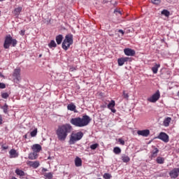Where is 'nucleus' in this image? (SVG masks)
Returning a JSON list of instances; mask_svg holds the SVG:
<instances>
[{
    "label": "nucleus",
    "mask_w": 179,
    "mask_h": 179,
    "mask_svg": "<svg viewBox=\"0 0 179 179\" xmlns=\"http://www.w3.org/2000/svg\"><path fill=\"white\" fill-rule=\"evenodd\" d=\"M102 108H106V107H107V106L106 105H101V106Z\"/></svg>",
    "instance_id": "obj_48"
},
{
    "label": "nucleus",
    "mask_w": 179,
    "mask_h": 179,
    "mask_svg": "<svg viewBox=\"0 0 179 179\" xmlns=\"http://www.w3.org/2000/svg\"><path fill=\"white\" fill-rule=\"evenodd\" d=\"M43 177H44L45 179H52V177H54V175L51 172L44 173H43Z\"/></svg>",
    "instance_id": "obj_24"
},
{
    "label": "nucleus",
    "mask_w": 179,
    "mask_h": 179,
    "mask_svg": "<svg viewBox=\"0 0 179 179\" xmlns=\"http://www.w3.org/2000/svg\"><path fill=\"white\" fill-rule=\"evenodd\" d=\"M122 160L123 163H128V162H129L131 160V159L129 158V157H128L127 155H122Z\"/></svg>",
    "instance_id": "obj_30"
},
{
    "label": "nucleus",
    "mask_w": 179,
    "mask_h": 179,
    "mask_svg": "<svg viewBox=\"0 0 179 179\" xmlns=\"http://www.w3.org/2000/svg\"><path fill=\"white\" fill-rule=\"evenodd\" d=\"M0 77L3 78V75H2V73L0 72Z\"/></svg>",
    "instance_id": "obj_50"
},
{
    "label": "nucleus",
    "mask_w": 179,
    "mask_h": 179,
    "mask_svg": "<svg viewBox=\"0 0 179 179\" xmlns=\"http://www.w3.org/2000/svg\"><path fill=\"white\" fill-rule=\"evenodd\" d=\"M129 59V57H122L117 59V64L119 66H122L125 64V62H127V61Z\"/></svg>",
    "instance_id": "obj_14"
},
{
    "label": "nucleus",
    "mask_w": 179,
    "mask_h": 179,
    "mask_svg": "<svg viewBox=\"0 0 179 179\" xmlns=\"http://www.w3.org/2000/svg\"><path fill=\"white\" fill-rule=\"evenodd\" d=\"M22 7H18L17 8H15L13 11V14L15 16H19V15H20V12H22Z\"/></svg>",
    "instance_id": "obj_25"
},
{
    "label": "nucleus",
    "mask_w": 179,
    "mask_h": 179,
    "mask_svg": "<svg viewBox=\"0 0 179 179\" xmlns=\"http://www.w3.org/2000/svg\"><path fill=\"white\" fill-rule=\"evenodd\" d=\"M27 164L28 166H30V167H32L33 169H38V167H40V162L38 161H27Z\"/></svg>",
    "instance_id": "obj_8"
},
{
    "label": "nucleus",
    "mask_w": 179,
    "mask_h": 179,
    "mask_svg": "<svg viewBox=\"0 0 179 179\" xmlns=\"http://www.w3.org/2000/svg\"><path fill=\"white\" fill-rule=\"evenodd\" d=\"M99 146V143H94L90 145L91 150H96L97 149V147Z\"/></svg>",
    "instance_id": "obj_33"
},
{
    "label": "nucleus",
    "mask_w": 179,
    "mask_h": 179,
    "mask_svg": "<svg viewBox=\"0 0 179 179\" xmlns=\"http://www.w3.org/2000/svg\"><path fill=\"white\" fill-rule=\"evenodd\" d=\"M31 149L34 152L38 153L41 150V145L39 144L33 145Z\"/></svg>",
    "instance_id": "obj_17"
},
{
    "label": "nucleus",
    "mask_w": 179,
    "mask_h": 179,
    "mask_svg": "<svg viewBox=\"0 0 179 179\" xmlns=\"http://www.w3.org/2000/svg\"><path fill=\"white\" fill-rule=\"evenodd\" d=\"M160 68V64H156L152 68V71L153 73H157V71H159V69Z\"/></svg>",
    "instance_id": "obj_27"
},
{
    "label": "nucleus",
    "mask_w": 179,
    "mask_h": 179,
    "mask_svg": "<svg viewBox=\"0 0 179 179\" xmlns=\"http://www.w3.org/2000/svg\"><path fill=\"white\" fill-rule=\"evenodd\" d=\"M138 135L140 136H145L148 137L150 134V131L149 129H145V130H138L137 131Z\"/></svg>",
    "instance_id": "obj_9"
},
{
    "label": "nucleus",
    "mask_w": 179,
    "mask_h": 179,
    "mask_svg": "<svg viewBox=\"0 0 179 179\" xmlns=\"http://www.w3.org/2000/svg\"><path fill=\"white\" fill-rule=\"evenodd\" d=\"M67 110H69V111H74V113H76V106H75L74 103H71L68 104Z\"/></svg>",
    "instance_id": "obj_18"
},
{
    "label": "nucleus",
    "mask_w": 179,
    "mask_h": 179,
    "mask_svg": "<svg viewBox=\"0 0 179 179\" xmlns=\"http://www.w3.org/2000/svg\"><path fill=\"white\" fill-rule=\"evenodd\" d=\"M113 153H115V155H120V153H121V148H120V147H115L113 148Z\"/></svg>",
    "instance_id": "obj_31"
},
{
    "label": "nucleus",
    "mask_w": 179,
    "mask_h": 179,
    "mask_svg": "<svg viewBox=\"0 0 179 179\" xmlns=\"http://www.w3.org/2000/svg\"><path fill=\"white\" fill-rule=\"evenodd\" d=\"M179 175V168H174L172 171L169 172V176L171 178H177Z\"/></svg>",
    "instance_id": "obj_7"
},
{
    "label": "nucleus",
    "mask_w": 179,
    "mask_h": 179,
    "mask_svg": "<svg viewBox=\"0 0 179 179\" xmlns=\"http://www.w3.org/2000/svg\"><path fill=\"white\" fill-rule=\"evenodd\" d=\"M24 33H25V31H24V30H21V31H20V36H24Z\"/></svg>",
    "instance_id": "obj_46"
},
{
    "label": "nucleus",
    "mask_w": 179,
    "mask_h": 179,
    "mask_svg": "<svg viewBox=\"0 0 179 179\" xmlns=\"http://www.w3.org/2000/svg\"><path fill=\"white\" fill-rule=\"evenodd\" d=\"M157 153H159V149L155 148V151L152 152V157H155V156H157Z\"/></svg>",
    "instance_id": "obj_39"
},
{
    "label": "nucleus",
    "mask_w": 179,
    "mask_h": 179,
    "mask_svg": "<svg viewBox=\"0 0 179 179\" xmlns=\"http://www.w3.org/2000/svg\"><path fill=\"white\" fill-rule=\"evenodd\" d=\"M0 15H1V11H0Z\"/></svg>",
    "instance_id": "obj_53"
},
{
    "label": "nucleus",
    "mask_w": 179,
    "mask_h": 179,
    "mask_svg": "<svg viewBox=\"0 0 179 179\" xmlns=\"http://www.w3.org/2000/svg\"><path fill=\"white\" fill-rule=\"evenodd\" d=\"M118 142L120 143V145H122V146L125 145V141L122 138H119Z\"/></svg>",
    "instance_id": "obj_41"
},
{
    "label": "nucleus",
    "mask_w": 179,
    "mask_h": 179,
    "mask_svg": "<svg viewBox=\"0 0 179 179\" xmlns=\"http://www.w3.org/2000/svg\"><path fill=\"white\" fill-rule=\"evenodd\" d=\"M48 160H50V159H51V157H48Z\"/></svg>",
    "instance_id": "obj_51"
},
{
    "label": "nucleus",
    "mask_w": 179,
    "mask_h": 179,
    "mask_svg": "<svg viewBox=\"0 0 179 179\" xmlns=\"http://www.w3.org/2000/svg\"><path fill=\"white\" fill-rule=\"evenodd\" d=\"M56 43L57 44H58V45H59V44H61V43H62V40H64V36L61 34L58 35L56 36Z\"/></svg>",
    "instance_id": "obj_21"
},
{
    "label": "nucleus",
    "mask_w": 179,
    "mask_h": 179,
    "mask_svg": "<svg viewBox=\"0 0 179 179\" xmlns=\"http://www.w3.org/2000/svg\"><path fill=\"white\" fill-rule=\"evenodd\" d=\"M24 139H27V134H25V135L24 136Z\"/></svg>",
    "instance_id": "obj_49"
},
{
    "label": "nucleus",
    "mask_w": 179,
    "mask_h": 179,
    "mask_svg": "<svg viewBox=\"0 0 179 179\" xmlns=\"http://www.w3.org/2000/svg\"><path fill=\"white\" fill-rule=\"evenodd\" d=\"M13 76L15 78L16 80L19 82L22 78H20V69H15L14 70Z\"/></svg>",
    "instance_id": "obj_11"
},
{
    "label": "nucleus",
    "mask_w": 179,
    "mask_h": 179,
    "mask_svg": "<svg viewBox=\"0 0 179 179\" xmlns=\"http://www.w3.org/2000/svg\"><path fill=\"white\" fill-rule=\"evenodd\" d=\"M153 5H160L162 3V0H151Z\"/></svg>",
    "instance_id": "obj_34"
},
{
    "label": "nucleus",
    "mask_w": 179,
    "mask_h": 179,
    "mask_svg": "<svg viewBox=\"0 0 179 179\" xmlns=\"http://www.w3.org/2000/svg\"><path fill=\"white\" fill-rule=\"evenodd\" d=\"M111 177H113V176L110 173H104L103 174V178H105V179H110Z\"/></svg>",
    "instance_id": "obj_37"
},
{
    "label": "nucleus",
    "mask_w": 179,
    "mask_h": 179,
    "mask_svg": "<svg viewBox=\"0 0 179 179\" xmlns=\"http://www.w3.org/2000/svg\"><path fill=\"white\" fill-rule=\"evenodd\" d=\"M124 52L125 55H127V57H134L136 54L135 51L131 48L124 49Z\"/></svg>",
    "instance_id": "obj_10"
},
{
    "label": "nucleus",
    "mask_w": 179,
    "mask_h": 179,
    "mask_svg": "<svg viewBox=\"0 0 179 179\" xmlns=\"http://www.w3.org/2000/svg\"><path fill=\"white\" fill-rule=\"evenodd\" d=\"M48 47H49V48H57V43H55V41H54V40L50 41V42L48 43Z\"/></svg>",
    "instance_id": "obj_26"
},
{
    "label": "nucleus",
    "mask_w": 179,
    "mask_h": 179,
    "mask_svg": "<svg viewBox=\"0 0 179 179\" xmlns=\"http://www.w3.org/2000/svg\"><path fill=\"white\" fill-rule=\"evenodd\" d=\"M39 57H41V55H40Z\"/></svg>",
    "instance_id": "obj_52"
},
{
    "label": "nucleus",
    "mask_w": 179,
    "mask_h": 179,
    "mask_svg": "<svg viewBox=\"0 0 179 179\" xmlns=\"http://www.w3.org/2000/svg\"><path fill=\"white\" fill-rule=\"evenodd\" d=\"M90 121H92V118H90L89 115H85L82 117H77L71 118L70 120V123L74 127H77L78 128H83V127H87V125L90 124Z\"/></svg>",
    "instance_id": "obj_2"
},
{
    "label": "nucleus",
    "mask_w": 179,
    "mask_h": 179,
    "mask_svg": "<svg viewBox=\"0 0 179 179\" xmlns=\"http://www.w3.org/2000/svg\"><path fill=\"white\" fill-rule=\"evenodd\" d=\"M64 41L73 44V36L72 34H68L65 36Z\"/></svg>",
    "instance_id": "obj_16"
},
{
    "label": "nucleus",
    "mask_w": 179,
    "mask_h": 179,
    "mask_svg": "<svg viewBox=\"0 0 179 179\" xmlns=\"http://www.w3.org/2000/svg\"><path fill=\"white\" fill-rule=\"evenodd\" d=\"M1 97L2 99H8V97H9V94H8V92L1 93Z\"/></svg>",
    "instance_id": "obj_36"
},
{
    "label": "nucleus",
    "mask_w": 179,
    "mask_h": 179,
    "mask_svg": "<svg viewBox=\"0 0 179 179\" xmlns=\"http://www.w3.org/2000/svg\"><path fill=\"white\" fill-rule=\"evenodd\" d=\"M75 165L76 167H80L82 166V159L79 157H76L75 159Z\"/></svg>",
    "instance_id": "obj_20"
},
{
    "label": "nucleus",
    "mask_w": 179,
    "mask_h": 179,
    "mask_svg": "<svg viewBox=\"0 0 179 179\" xmlns=\"http://www.w3.org/2000/svg\"><path fill=\"white\" fill-rule=\"evenodd\" d=\"M71 45H72V43H69V42H66V41H64L62 43V47L63 50L66 51L68 50V48H69V47H71Z\"/></svg>",
    "instance_id": "obj_19"
},
{
    "label": "nucleus",
    "mask_w": 179,
    "mask_h": 179,
    "mask_svg": "<svg viewBox=\"0 0 179 179\" xmlns=\"http://www.w3.org/2000/svg\"><path fill=\"white\" fill-rule=\"evenodd\" d=\"M3 124V118L2 117V115H0V125Z\"/></svg>",
    "instance_id": "obj_43"
},
{
    "label": "nucleus",
    "mask_w": 179,
    "mask_h": 179,
    "mask_svg": "<svg viewBox=\"0 0 179 179\" xmlns=\"http://www.w3.org/2000/svg\"><path fill=\"white\" fill-rule=\"evenodd\" d=\"M0 108L3 110L4 114H8V110H9L8 104L5 103L4 106H1Z\"/></svg>",
    "instance_id": "obj_28"
},
{
    "label": "nucleus",
    "mask_w": 179,
    "mask_h": 179,
    "mask_svg": "<svg viewBox=\"0 0 179 179\" xmlns=\"http://www.w3.org/2000/svg\"><path fill=\"white\" fill-rule=\"evenodd\" d=\"M1 148L3 149V150H6L7 149L9 148V146L8 145H1Z\"/></svg>",
    "instance_id": "obj_44"
},
{
    "label": "nucleus",
    "mask_w": 179,
    "mask_h": 179,
    "mask_svg": "<svg viewBox=\"0 0 179 179\" xmlns=\"http://www.w3.org/2000/svg\"><path fill=\"white\" fill-rule=\"evenodd\" d=\"M157 138L160 139V141H162V142H164L165 143H167L169 141V136L164 132L159 133Z\"/></svg>",
    "instance_id": "obj_6"
},
{
    "label": "nucleus",
    "mask_w": 179,
    "mask_h": 179,
    "mask_svg": "<svg viewBox=\"0 0 179 179\" xmlns=\"http://www.w3.org/2000/svg\"><path fill=\"white\" fill-rule=\"evenodd\" d=\"M72 126L70 124H63L62 126H59L57 129L56 130V135L57 138L61 141L64 142L68 137V134L72 132Z\"/></svg>",
    "instance_id": "obj_1"
},
{
    "label": "nucleus",
    "mask_w": 179,
    "mask_h": 179,
    "mask_svg": "<svg viewBox=\"0 0 179 179\" xmlns=\"http://www.w3.org/2000/svg\"><path fill=\"white\" fill-rule=\"evenodd\" d=\"M156 162L158 164H164V158L162 157H158L156 159Z\"/></svg>",
    "instance_id": "obj_29"
},
{
    "label": "nucleus",
    "mask_w": 179,
    "mask_h": 179,
    "mask_svg": "<svg viewBox=\"0 0 179 179\" xmlns=\"http://www.w3.org/2000/svg\"><path fill=\"white\" fill-rule=\"evenodd\" d=\"M10 159H15L19 157V152L15 149H11L9 152Z\"/></svg>",
    "instance_id": "obj_12"
},
{
    "label": "nucleus",
    "mask_w": 179,
    "mask_h": 179,
    "mask_svg": "<svg viewBox=\"0 0 179 179\" xmlns=\"http://www.w3.org/2000/svg\"><path fill=\"white\" fill-rule=\"evenodd\" d=\"M108 108L112 111V113H116L117 110L114 108L115 107V101L112 100L108 104Z\"/></svg>",
    "instance_id": "obj_13"
},
{
    "label": "nucleus",
    "mask_w": 179,
    "mask_h": 179,
    "mask_svg": "<svg viewBox=\"0 0 179 179\" xmlns=\"http://www.w3.org/2000/svg\"><path fill=\"white\" fill-rule=\"evenodd\" d=\"M123 97L128 100V99L129 98V95L128 94V93H125V91H123Z\"/></svg>",
    "instance_id": "obj_40"
},
{
    "label": "nucleus",
    "mask_w": 179,
    "mask_h": 179,
    "mask_svg": "<svg viewBox=\"0 0 179 179\" xmlns=\"http://www.w3.org/2000/svg\"><path fill=\"white\" fill-rule=\"evenodd\" d=\"M5 87H6L5 83H0V89H5Z\"/></svg>",
    "instance_id": "obj_42"
},
{
    "label": "nucleus",
    "mask_w": 179,
    "mask_h": 179,
    "mask_svg": "<svg viewBox=\"0 0 179 179\" xmlns=\"http://www.w3.org/2000/svg\"><path fill=\"white\" fill-rule=\"evenodd\" d=\"M37 157H38L37 152H34L33 153H30L28 157L29 160H36Z\"/></svg>",
    "instance_id": "obj_23"
},
{
    "label": "nucleus",
    "mask_w": 179,
    "mask_h": 179,
    "mask_svg": "<svg viewBox=\"0 0 179 179\" xmlns=\"http://www.w3.org/2000/svg\"><path fill=\"white\" fill-rule=\"evenodd\" d=\"M15 173V174H17V176H20V178H23V177L26 176L24 171H23V170H21L20 169H16Z\"/></svg>",
    "instance_id": "obj_15"
},
{
    "label": "nucleus",
    "mask_w": 179,
    "mask_h": 179,
    "mask_svg": "<svg viewBox=\"0 0 179 179\" xmlns=\"http://www.w3.org/2000/svg\"><path fill=\"white\" fill-rule=\"evenodd\" d=\"M157 153H159V149L155 148V151L152 152V157H155V156H157Z\"/></svg>",
    "instance_id": "obj_38"
},
{
    "label": "nucleus",
    "mask_w": 179,
    "mask_h": 179,
    "mask_svg": "<svg viewBox=\"0 0 179 179\" xmlns=\"http://www.w3.org/2000/svg\"><path fill=\"white\" fill-rule=\"evenodd\" d=\"M118 32H119V33H121V34H122V36H124V31H123L122 29H119V30H118Z\"/></svg>",
    "instance_id": "obj_47"
},
{
    "label": "nucleus",
    "mask_w": 179,
    "mask_h": 179,
    "mask_svg": "<svg viewBox=\"0 0 179 179\" xmlns=\"http://www.w3.org/2000/svg\"><path fill=\"white\" fill-rule=\"evenodd\" d=\"M159 99H160V91L157 90L150 97L148 98V101H150V103H156Z\"/></svg>",
    "instance_id": "obj_5"
},
{
    "label": "nucleus",
    "mask_w": 179,
    "mask_h": 179,
    "mask_svg": "<svg viewBox=\"0 0 179 179\" xmlns=\"http://www.w3.org/2000/svg\"><path fill=\"white\" fill-rule=\"evenodd\" d=\"M83 138V132L78 131L77 133H72L69 141V145H75L78 141H80Z\"/></svg>",
    "instance_id": "obj_4"
},
{
    "label": "nucleus",
    "mask_w": 179,
    "mask_h": 179,
    "mask_svg": "<svg viewBox=\"0 0 179 179\" xmlns=\"http://www.w3.org/2000/svg\"><path fill=\"white\" fill-rule=\"evenodd\" d=\"M170 122H171V117H166L163 122L164 127H169V125H170Z\"/></svg>",
    "instance_id": "obj_22"
},
{
    "label": "nucleus",
    "mask_w": 179,
    "mask_h": 179,
    "mask_svg": "<svg viewBox=\"0 0 179 179\" xmlns=\"http://www.w3.org/2000/svg\"><path fill=\"white\" fill-rule=\"evenodd\" d=\"M17 44V41L15 38H12L10 34H8L6 36L3 43V48L5 50H9V48L12 45V47H16Z\"/></svg>",
    "instance_id": "obj_3"
},
{
    "label": "nucleus",
    "mask_w": 179,
    "mask_h": 179,
    "mask_svg": "<svg viewBox=\"0 0 179 179\" xmlns=\"http://www.w3.org/2000/svg\"><path fill=\"white\" fill-rule=\"evenodd\" d=\"M30 135L32 138H34V136H36L37 135V129H35L34 131H32L31 133H30Z\"/></svg>",
    "instance_id": "obj_35"
},
{
    "label": "nucleus",
    "mask_w": 179,
    "mask_h": 179,
    "mask_svg": "<svg viewBox=\"0 0 179 179\" xmlns=\"http://www.w3.org/2000/svg\"><path fill=\"white\" fill-rule=\"evenodd\" d=\"M162 15H164V16H166V17H169L170 16V11L167 10H163L161 12Z\"/></svg>",
    "instance_id": "obj_32"
},
{
    "label": "nucleus",
    "mask_w": 179,
    "mask_h": 179,
    "mask_svg": "<svg viewBox=\"0 0 179 179\" xmlns=\"http://www.w3.org/2000/svg\"><path fill=\"white\" fill-rule=\"evenodd\" d=\"M46 171H48V170L45 168H43V169H42L43 176H44V173H47Z\"/></svg>",
    "instance_id": "obj_45"
}]
</instances>
